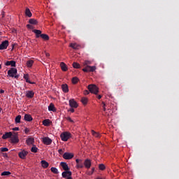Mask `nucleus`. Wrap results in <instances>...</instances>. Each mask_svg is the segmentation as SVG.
Listing matches in <instances>:
<instances>
[{
	"label": "nucleus",
	"mask_w": 179,
	"mask_h": 179,
	"mask_svg": "<svg viewBox=\"0 0 179 179\" xmlns=\"http://www.w3.org/2000/svg\"><path fill=\"white\" fill-rule=\"evenodd\" d=\"M29 23L30 24H37L38 22H37V20L31 18V19H29Z\"/></svg>",
	"instance_id": "nucleus-28"
},
{
	"label": "nucleus",
	"mask_w": 179,
	"mask_h": 179,
	"mask_svg": "<svg viewBox=\"0 0 179 179\" xmlns=\"http://www.w3.org/2000/svg\"><path fill=\"white\" fill-rule=\"evenodd\" d=\"M41 164L42 167H43V169H47L48 167V166H50L48 162H47L45 160H42L41 162Z\"/></svg>",
	"instance_id": "nucleus-25"
},
{
	"label": "nucleus",
	"mask_w": 179,
	"mask_h": 179,
	"mask_svg": "<svg viewBox=\"0 0 179 179\" xmlns=\"http://www.w3.org/2000/svg\"><path fill=\"white\" fill-rule=\"evenodd\" d=\"M69 106L73 108H78V103L76 102L75 99L69 100Z\"/></svg>",
	"instance_id": "nucleus-11"
},
{
	"label": "nucleus",
	"mask_w": 179,
	"mask_h": 179,
	"mask_svg": "<svg viewBox=\"0 0 179 179\" xmlns=\"http://www.w3.org/2000/svg\"><path fill=\"white\" fill-rule=\"evenodd\" d=\"M1 68H2V66L0 64V69H1Z\"/></svg>",
	"instance_id": "nucleus-60"
},
{
	"label": "nucleus",
	"mask_w": 179,
	"mask_h": 179,
	"mask_svg": "<svg viewBox=\"0 0 179 179\" xmlns=\"http://www.w3.org/2000/svg\"><path fill=\"white\" fill-rule=\"evenodd\" d=\"M50 124L51 120H50V119H45L43 121V125H44V127H50Z\"/></svg>",
	"instance_id": "nucleus-24"
},
{
	"label": "nucleus",
	"mask_w": 179,
	"mask_h": 179,
	"mask_svg": "<svg viewBox=\"0 0 179 179\" xmlns=\"http://www.w3.org/2000/svg\"><path fill=\"white\" fill-rule=\"evenodd\" d=\"M84 166L86 169H90L92 166V162L90 159H85L84 162Z\"/></svg>",
	"instance_id": "nucleus-14"
},
{
	"label": "nucleus",
	"mask_w": 179,
	"mask_h": 179,
	"mask_svg": "<svg viewBox=\"0 0 179 179\" xmlns=\"http://www.w3.org/2000/svg\"><path fill=\"white\" fill-rule=\"evenodd\" d=\"M43 143H44V145H51L52 143V140L49 137H45L43 138Z\"/></svg>",
	"instance_id": "nucleus-9"
},
{
	"label": "nucleus",
	"mask_w": 179,
	"mask_h": 179,
	"mask_svg": "<svg viewBox=\"0 0 179 179\" xmlns=\"http://www.w3.org/2000/svg\"><path fill=\"white\" fill-rule=\"evenodd\" d=\"M6 66H13L15 67L16 66V62L14 60H11V61H7L5 63Z\"/></svg>",
	"instance_id": "nucleus-12"
},
{
	"label": "nucleus",
	"mask_w": 179,
	"mask_h": 179,
	"mask_svg": "<svg viewBox=\"0 0 179 179\" xmlns=\"http://www.w3.org/2000/svg\"><path fill=\"white\" fill-rule=\"evenodd\" d=\"M24 120V121H28L29 122H30L31 121H33V117L29 114H25Z\"/></svg>",
	"instance_id": "nucleus-19"
},
{
	"label": "nucleus",
	"mask_w": 179,
	"mask_h": 179,
	"mask_svg": "<svg viewBox=\"0 0 179 179\" xmlns=\"http://www.w3.org/2000/svg\"><path fill=\"white\" fill-rule=\"evenodd\" d=\"M24 79L26 80L27 83H30V80H29V74H24Z\"/></svg>",
	"instance_id": "nucleus-38"
},
{
	"label": "nucleus",
	"mask_w": 179,
	"mask_h": 179,
	"mask_svg": "<svg viewBox=\"0 0 179 179\" xmlns=\"http://www.w3.org/2000/svg\"><path fill=\"white\" fill-rule=\"evenodd\" d=\"M60 138H61L62 141H63V142H66V141H68V139H69V138H71V134L68 131H64L61 134Z\"/></svg>",
	"instance_id": "nucleus-2"
},
{
	"label": "nucleus",
	"mask_w": 179,
	"mask_h": 179,
	"mask_svg": "<svg viewBox=\"0 0 179 179\" xmlns=\"http://www.w3.org/2000/svg\"><path fill=\"white\" fill-rule=\"evenodd\" d=\"M66 179H73V178H72V176H69V177H67Z\"/></svg>",
	"instance_id": "nucleus-54"
},
{
	"label": "nucleus",
	"mask_w": 179,
	"mask_h": 179,
	"mask_svg": "<svg viewBox=\"0 0 179 179\" xmlns=\"http://www.w3.org/2000/svg\"><path fill=\"white\" fill-rule=\"evenodd\" d=\"M62 89L64 93H68L69 92V89L68 88V85L66 84H63L62 85Z\"/></svg>",
	"instance_id": "nucleus-23"
},
{
	"label": "nucleus",
	"mask_w": 179,
	"mask_h": 179,
	"mask_svg": "<svg viewBox=\"0 0 179 179\" xmlns=\"http://www.w3.org/2000/svg\"><path fill=\"white\" fill-rule=\"evenodd\" d=\"M92 135H93V136H94L95 138H100V134L96 132L94 130H92Z\"/></svg>",
	"instance_id": "nucleus-30"
},
{
	"label": "nucleus",
	"mask_w": 179,
	"mask_h": 179,
	"mask_svg": "<svg viewBox=\"0 0 179 179\" xmlns=\"http://www.w3.org/2000/svg\"><path fill=\"white\" fill-rule=\"evenodd\" d=\"M81 102L83 103V104H84V106H86V104H87V98L83 97L81 99Z\"/></svg>",
	"instance_id": "nucleus-36"
},
{
	"label": "nucleus",
	"mask_w": 179,
	"mask_h": 179,
	"mask_svg": "<svg viewBox=\"0 0 179 179\" xmlns=\"http://www.w3.org/2000/svg\"><path fill=\"white\" fill-rule=\"evenodd\" d=\"M60 66H61L62 71H63L64 72H66V71H68V67L66 66V64L65 63L61 62Z\"/></svg>",
	"instance_id": "nucleus-22"
},
{
	"label": "nucleus",
	"mask_w": 179,
	"mask_h": 179,
	"mask_svg": "<svg viewBox=\"0 0 179 179\" xmlns=\"http://www.w3.org/2000/svg\"><path fill=\"white\" fill-rule=\"evenodd\" d=\"M1 176H10V172H9V171H3V173H1Z\"/></svg>",
	"instance_id": "nucleus-40"
},
{
	"label": "nucleus",
	"mask_w": 179,
	"mask_h": 179,
	"mask_svg": "<svg viewBox=\"0 0 179 179\" xmlns=\"http://www.w3.org/2000/svg\"><path fill=\"white\" fill-rule=\"evenodd\" d=\"M49 111H52L53 113H57V108H55V106H54V103H51L48 106Z\"/></svg>",
	"instance_id": "nucleus-15"
},
{
	"label": "nucleus",
	"mask_w": 179,
	"mask_h": 179,
	"mask_svg": "<svg viewBox=\"0 0 179 179\" xmlns=\"http://www.w3.org/2000/svg\"><path fill=\"white\" fill-rule=\"evenodd\" d=\"M58 153H59V155H62V153H64V151L62 150V149H59L58 150Z\"/></svg>",
	"instance_id": "nucleus-45"
},
{
	"label": "nucleus",
	"mask_w": 179,
	"mask_h": 179,
	"mask_svg": "<svg viewBox=\"0 0 179 179\" xmlns=\"http://www.w3.org/2000/svg\"><path fill=\"white\" fill-rule=\"evenodd\" d=\"M26 97H27V99H33V97H34V92L31 90L27 91Z\"/></svg>",
	"instance_id": "nucleus-13"
},
{
	"label": "nucleus",
	"mask_w": 179,
	"mask_h": 179,
	"mask_svg": "<svg viewBox=\"0 0 179 179\" xmlns=\"http://www.w3.org/2000/svg\"><path fill=\"white\" fill-rule=\"evenodd\" d=\"M27 29H33V26L31 24L27 25Z\"/></svg>",
	"instance_id": "nucleus-44"
},
{
	"label": "nucleus",
	"mask_w": 179,
	"mask_h": 179,
	"mask_svg": "<svg viewBox=\"0 0 179 179\" xmlns=\"http://www.w3.org/2000/svg\"><path fill=\"white\" fill-rule=\"evenodd\" d=\"M92 173H94V168L92 169Z\"/></svg>",
	"instance_id": "nucleus-57"
},
{
	"label": "nucleus",
	"mask_w": 179,
	"mask_h": 179,
	"mask_svg": "<svg viewBox=\"0 0 179 179\" xmlns=\"http://www.w3.org/2000/svg\"><path fill=\"white\" fill-rule=\"evenodd\" d=\"M84 164H83V161H80V162L79 164H77V167L78 169H83L84 167Z\"/></svg>",
	"instance_id": "nucleus-34"
},
{
	"label": "nucleus",
	"mask_w": 179,
	"mask_h": 179,
	"mask_svg": "<svg viewBox=\"0 0 179 179\" xmlns=\"http://www.w3.org/2000/svg\"><path fill=\"white\" fill-rule=\"evenodd\" d=\"M29 131H30V130H29V129H27V128H26V129H24V133H25V134H29Z\"/></svg>",
	"instance_id": "nucleus-46"
},
{
	"label": "nucleus",
	"mask_w": 179,
	"mask_h": 179,
	"mask_svg": "<svg viewBox=\"0 0 179 179\" xmlns=\"http://www.w3.org/2000/svg\"><path fill=\"white\" fill-rule=\"evenodd\" d=\"M69 111L71 113H75V109H73V108H71L69 109Z\"/></svg>",
	"instance_id": "nucleus-47"
},
{
	"label": "nucleus",
	"mask_w": 179,
	"mask_h": 179,
	"mask_svg": "<svg viewBox=\"0 0 179 179\" xmlns=\"http://www.w3.org/2000/svg\"><path fill=\"white\" fill-rule=\"evenodd\" d=\"M13 131H19V127L13 128Z\"/></svg>",
	"instance_id": "nucleus-49"
},
{
	"label": "nucleus",
	"mask_w": 179,
	"mask_h": 179,
	"mask_svg": "<svg viewBox=\"0 0 179 179\" xmlns=\"http://www.w3.org/2000/svg\"><path fill=\"white\" fill-rule=\"evenodd\" d=\"M62 176L63 178H67L68 177L72 176V172L71 171H65L62 172Z\"/></svg>",
	"instance_id": "nucleus-10"
},
{
	"label": "nucleus",
	"mask_w": 179,
	"mask_h": 179,
	"mask_svg": "<svg viewBox=\"0 0 179 179\" xmlns=\"http://www.w3.org/2000/svg\"><path fill=\"white\" fill-rule=\"evenodd\" d=\"M66 120H67V121H69L70 122H73V120H72V119L71 118V117H66Z\"/></svg>",
	"instance_id": "nucleus-42"
},
{
	"label": "nucleus",
	"mask_w": 179,
	"mask_h": 179,
	"mask_svg": "<svg viewBox=\"0 0 179 179\" xmlns=\"http://www.w3.org/2000/svg\"><path fill=\"white\" fill-rule=\"evenodd\" d=\"M81 161H82V159H76L77 164H79Z\"/></svg>",
	"instance_id": "nucleus-48"
},
{
	"label": "nucleus",
	"mask_w": 179,
	"mask_h": 179,
	"mask_svg": "<svg viewBox=\"0 0 179 179\" xmlns=\"http://www.w3.org/2000/svg\"><path fill=\"white\" fill-rule=\"evenodd\" d=\"M99 170H102V171L106 170V166L103 164H100L99 165Z\"/></svg>",
	"instance_id": "nucleus-39"
},
{
	"label": "nucleus",
	"mask_w": 179,
	"mask_h": 179,
	"mask_svg": "<svg viewBox=\"0 0 179 179\" xmlns=\"http://www.w3.org/2000/svg\"><path fill=\"white\" fill-rule=\"evenodd\" d=\"M29 83L30 85H34V83H36L30 81V83Z\"/></svg>",
	"instance_id": "nucleus-53"
},
{
	"label": "nucleus",
	"mask_w": 179,
	"mask_h": 179,
	"mask_svg": "<svg viewBox=\"0 0 179 179\" xmlns=\"http://www.w3.org/2000/svg\"><path fill=\"white\" fill-rule=\"evenodd\" d=\"M60 166L64 171H69V166H68V164L66 162H61Z\"/></svg>",
	"instance_id": "nucleus-16"
},
{
	"label": "nucleus",
	"mask_w": 179,
	"mask_h": 179,
	"mask_svg": "<svg viewBox=\"0 0 179 179\" xmlns=\"http://www.w3.org/2000/svg\"><path fill=\"white\" fill-rule=\"evenodd\" d=\"M9 149L8 148H1V152H8Z\"/></svg>",
	"instance_id": "nucleus-41"
},
{
	"label": "nucleus",
	"mask_w": 179,
	"mask_h": 179,
	"mask_svg": "<svg viewBox=\"0 0 179 179\" xmlns=\"http://www.w3.org/2000/svg\"><path fill=\"white\" fill-rule=\"evenodd\" d=\"M70 47L73 50H79L80 48V45L78 43H71Z\"/></svg>",
	"instance_id": "nucleus-21"
},
{
	"label": "nucleus",
	"mask_w": 179,
	"mask_h": 179,
	"mask_svg": "<svg viewBox=\"0 0 179 179\" xmlns=\"http://www.w3.org/2000/svg\"><path fill=\"white\" fill-rule=\"evenodd\" d=\"M20 120H22V115H19L15 117V124H20Z\"/></svg>",
	"instance_id": "nucleus-32"
},
{
	"label": "nucleus",
	"mask_w": 179,
	"mask_h": 179,
	"mask_svg": "<svg viewBox=\"0 0 179 179\" xmlns=\"http://www.w3.org/2000/svg\"><path fill=\"white\" fill-rule=\"evenodd\" d=\"M73 67L76 68V69H79V68H80V64H79V63L73 62Z\"/></svg>",
	"instance_id": "nucleus-35"
},
{
	"label": "nucleus",
	"mask_w": 179,
	"mask_h": 179,
	"mask_svg": "<svg viewBox=\"0 0 179 179\" xmlns=\"http://www.w3.org/2000/svg\"><path fill=\"white\" fill-rule=\"evenodd\" d=\"M25 15L27 16L28 17H31V16H33V14L31 13V11H30L29 8H26Z\"/></svg>",
	"instance_id": "nucleus-26"
},
{
	"label": "nucleus",
	"mask_w": 179,
	"mask_h": 179,
	"mask_svg": "<svg viewBox=\"0 0 179 179\" xmlns=\"http://www.w3.org/2000/svg\"><path fill=\"white\" fill-rule=\"evenodd\" d=\"M12 46H13V48L15 47V45H12Z\"/></svg>",
	"instance_id": "nucleus-61"
},
{
	"label": "nucleus",
	"mask_w": 179,
	"mask_h": 179,
	"mask_svg": "<svg viewBox=\"0 0 179 179\" xmlns=\"http://www.w3.org/2000/svg\"><path fill=\"white\" fill-rule=\"evenodd\" d=\"M9 45V41H4L0 44V50H6Z\"/></svg>",
	"instance_id": "nucleus-7"
},
{
	"label": "nucleus",
	"mask_w": 179,
	"mask_h": 179,
	"mask_svg": "<svg viewBox=\"0 0 179 179\" xmlns=\"http://www.w3.org/2000/svg\"><path fill=\"white\" fill-rule=\"evenodd\" d=\"M41 37L43 38V40H45V41H48V40H50V36L45 34H42Z\"/></svg>",
	"instance_id": "nucleus-27"
},
{
	"label": "nucleus",
	"mask_w": 179,
	"mask_h": 179,
	"mask_svg": "<svg viewBox=\"0 0 179 179\" xmlns=\"http://www.w3.org/2000/svg\"><path fill=\"white\" fill-rule=\"evenodd\" d=\"M2 111V108H0V113Z\"/></svg>",
	"instance_id": "nucleus-59"
},
{
	"label": "nucleus",
	"mask_w": 179,
	"mask_h": 179,
	"mask_svg": "<svg viewBox=\"0 0 179 179\" xmlns=\"http://www.w3.org/2000/svg\"><path fill=\"white\" fill-rule=\"evenodd\" d=\"M27 145H34V138L29 137L26 141Z\"/></svg>",
	"instance_id": "nucleus-18"
},
{
	"label": "nucleus",
	"mask_w": 179,
	"mask_h": 179,
	"mask_svg": "<svg viewBox=\"0 0 179 179\" xmlns=\"http://www.w3.org/2000/svg\"><path fill=\"white\" fill-rule=\"evenodd\" d=\"M10 138L12 143H19V137L17 136V133H14Z\"/></svg>",
	"instance_id": "nucleus-5"
},
{
	"label": "nucleus",
	"mask_w": 179,
	"mask_h": 179,
	"mask_svg": "<svg viewBox=\"0 0 179 179\" xmlns=\"http://www.w3.org/2000/svg\"><path fill=\"white\" fill-rule=\"evenodd\" d=\"M50 170H51L52 173H53L54 174H58V173H59L58 169L55 167H52L50 169Z\"/></svg>",
	"instance_id": "nucleus-37"
},
{
	"label": "nucleus",
	"mask_w": 179,
	"mask_h": 179,
	"mask_svg": "<svg viewBox=\"0 0 179 179\" xmlns=\"http://www.w3.org/2000/svg\"><path fill=\"white\" fill-rule=\"evenodd\" d=\"M4 157H8V154L5 153V154H4Z\"/></svg>",
	"instance_id": "nucleus-56"
},
{
	"label": "nucleus",
	"mask_w": 179,
	"mask_h": 179,
	"mask_svg": "<svg viewBox=\"0 0 179 179\" xmlns=\"http://www.w3.org/2000/svg\"><path fill=\"white\" fill-rule=\"evenodd\" d=\"M50 56V53H46V57H49Z\"/></svg>",
	"instance_id": "nucleus-58"
},
{
	"label": "nucleus",
	"mask_w": 179,
	"mask_h": 179,
	"mask_svg": "<svg viewBox=\"0 0 179 179\" xmlns=\"http://www.w3.org/2000/svg\"><path fill=\"white\" fill-rule=\"evenodd\" d=\"M84 94H89V92L87 90H85L84 91Z\"/></svg>",
	"instance_id": "nucleus-51"
},
{
	"label": "nucleus",
	"mask_w": 179,
	"mask_h": 179,
	"mask_svg": "<svg viewBox=\"0 0 179 179\" xmlns=\"http://www.w3.org/2000/svg\"><path fill=\"white\" fill-rule=\"evenodd\" d=\"M33 64H34V61L29 60L27 62V66H28V68H31V66H33Z\"/></svg>",
	"instance_id": "nucleus-29"
},
{
	"label": "nucleus",
	"mask_w": 179,
	"mask_h": 179,
	"mask_svg": "<svg viewBox=\"0 0 179 179\" xmlns=\"http://www.w3.org/2000/svg\"><path fill=\"white\" fill-rule=\"evenodd\" d=\"M0 93L2 94L3 93H5V90H0Z\"/></svg>",
	"instance_id": "nucleus-52"
},
{
	"label": "nucleus",
	"mask_w": 179,
	"mask_h": 179,
	"mask_svg": "<svg viewBox=\"0 0 179 179\" xmlns=\"http://www.w3.org/2000/svg\"><path fill=\"white\" fill-rule=\"evenodd\" d=\"M33 33L36 34V38H39V37H41V35L43 34H41V31L38 30V29H34Z\"/></svg>",
	"instance_id": "nucleus-17"
},
{
	"label": "nucleus",
	"mask_w": 179,
	"mask_h": 179,
	"mask_svg": "<svg viewBox=\"0 0 179 179\" xmlns=\"http://www.w3.org/2000/svg\"><path fill=\"white\" fill-rule=\"evenodd\" d=\"M87 89L90 93H93L94 94H97V93H99V87H97L96 85H89Z\"/></svg>",
	"instance_id": "nucleus-1"
},
{
	"label": "nucleus",
	"mask_w": 179,
	"mask_h": 179,
	"mask_svg": "<svg viewBox=\"0 0 179 179\" xmlns=\"http://www.w3.org/2000/svg\"><path fill=\"white\" fill-rule=\"evenodd\" d=\"M108 110H110V108H108Z\"/></svg>",
	"instance_id": "nucleus-62"
},
{
	"label": "nucleus",
	"mask_w": 179,
	"mask_h": 179,
	"mask_svg": "<svg viewBox=\"0 0 179 179\" xmlns=\"http://www.w3.org/2000/svg\"><path fill=\"white\" fill-rule=\"evenodd\" d=\"M12 132H6L5 134L2 136V139H8V138H11Z\"/></svg>",
	"instance_id": "nucleus-20"
},
{
	"label": "nucleus",
	"mask_w": 179,
	"mask_h": 179,
	"mask_svg": "<svg viewBox=\"0 0 179 179\" xmlns=\"http://www.w3.org/2000/svg\"><path fill=\"white\" fill-rule=\"evenodd\" d=\"M98 99H99V100H100V99H101V95H99Z\"/></svg>",
	"instance_id": "nucleus-55"
},
{
	"label": "nucleus",
	"mask_w": 179,
	"mask_h": 179,
	"mask_svg": "<svg viewBox=\"0 0 179 179\" xmlns=\"http://www.w3.org/2000/svg\"><path fill=\"white\" fill-rule=\"evenodd\" d=\"M13 78H15V79H17L19 78V75H14Z\"/></svg>",
	"instance_id": "nucleus-50"
},
{
	"label": "nucleus",
	"mask_w": 179,
	"mask_h": 179,
	"mask_svg": "<svg viewBox=\"0 0 179 179\" xmlns=\"http://www.w3.org/2000/svg\"><path fill=\"white\" fill-rule=\"evenodd\" d=\"M78 82H79V78H78V77H73L72 78V83H73V85H76Z\"/></svg>",
	"instance_id": "nucleus-33"
},
{
	"label": "nucleus",
	"mask_w": 179,
	"mask_h": 179,
	"mask_svg": "<svg viewBox=\"0 0 179 179\" xmlns=\"http://www.w3.org/2000/svg\"><path fill=\"white\" fill-rule=\"evenodd\" d=\"M17 69L15 68H11L10 70L8 71V75L10 78H13V76H15V75H17Z\"/></svg>",
	"instance_id": "nucleus-3"
},
{
	"label": "nucleus",
	"mask_w": 179,
	"mask_h": 179,
	"mask_svg": "<svg viewBox=\"0 0 179 179\" xmlns=\"http://www.w3.org/2000/svg\"><path fill=\"white\" fill-rule=\"evenodd\" d=\"M83 72H94L96 71L95 66H87L85 68L83 69Z\"/></svg>",
	"instance_id": "nucleus-4"
},
{
	"label": "nucleus",
	"mask_w": 179,
	"mask_h": 179,
	"mask_svg": "<svg viewBox=\"0 0 179 179\" xmlns=\"http://www.w3.org/2000/svg\"><path fill=\"white\" fill-rule=\"evenodd\" d=\"M73 153L65 152L63 155V159H65V160H71V159H73Z\"/></svg>",
	"instance_id": "nucleus-6"
},
{
	"label": "nucleus",
	"mask_w": 179,
	"mask_h": 179,
	"mask_svg": "<svg viewBox=\"0 0 179 179\" xmlns=\"http://www.w3.org/2000/svg\"><path fill=\"white\" fill-rule=\"evenodd\" d=\"M38 150V148L36 147V145H33L32 148H31V152H32V153H37Z\"/></svg>",
	"instance_id": "nucleus-31"
},
{
	"label": "nucleus",
	"mask_w": 179,
	"mask_h": 179,
	"mask_svg": "<svg viewBox=\"0 0 179 179\" xmlns=\"http://www.w3.org/2000/svg\"><path fill=\"white\" fill-rule=\"evenodd\" d=\"M102 104H103V111H106L107 108H106V103H104V102H102Z\"/></svg>",
	"instance_id": "nucleus-43"
},
{
	"label": "nucleus",
	"mask_w": 179,
	"mask_h": 179,
	"mask_svg": "<svg viewBox=\"0 0 179 179\" xmlns=\"http://www.w3.org/2000/svg\"><path fill=\"white\" fill-rule=\"evenodd\" d=\"M29 155V152L26 150H22L18 153V156L20 159H26V156Z\"/></svg>",
	"instance_id": "nucleus-8"
}]
</instances>
